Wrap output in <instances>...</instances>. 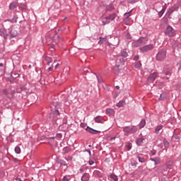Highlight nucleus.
<instances>
[{"label": "nucleus", "mask_w": 181, "mask_h": 181, "mask_svg": "<svg viewBox=\"0 0 181 181\" xmlns=\"http://www.w3.org/2000/svg\"><path fill=\"white\" fill-rule=\"evenodd\" d=\"M146 43H148V38L141 37L133 42L132 46L134 47H139V46H144V45H146Z\"/></svg>", "instance_id": "f257e3e1"}, {"label": "nucleus", "mask_w": 181, "mask_h": 181, "mask_svg": "<svg viewBox=\"0 0 181 181\" xmlns=\"http://www.w3.org/2000/svg\"><path fill=\"white\" fill-rule=\"evenodd\" d=\"M123 131L124 132V135H126V136H128L129 134H135V132L138 131V128H136V127H126L123 128Z\"/></svg>", "instance_id": "f03ea898"}, {"label": "nucleus", "mask_w": 181, "mask_h": 181, "mask_svg": "<svg viewBox=\"0 0 181 181\" xmlns=\"http://www.w3.org/2000/svg\"><path fill=\"white\" fill-rule=\"evenodd\" d=\"M165 59H166V49H160L156 55V60L163 62Z\"/></svg>", "instance_id": "7ed1b4c3"}, {"label": "nucleus", "mask_w": 181, "mask_h": 181, "mask_svg": "<svg viewBox=\"0 0 181 181\" xmlns=\"http://www.w3.org/2000/svg\"><path fill=\"white\" fill-rule=\"evenodd\" d=\"M156 77H158V74L157 73H153L147 79V84L148 86H151V87H152V86H155L154 83L152 84V83H153L154 80H156ZM152 84V85H151Z\"/></svg>", "instance_id": "20e7f679"}, {"label": "nucleus", "mask_w": 181, "mask_h": 181, "mask_svg": "<svg viewBox=\"0 0 181 181\" xmlns=\"http://www.w3.org/2000/svg\"><path fill=\"white\" fill-rule=\"evenodd\" d=\"M153 45L150 44L146 46H144L140 48L141 52H142L143 53H145L146 52H149L151 50H153Z\"/></svg>", "instance_id": "39448f33"}, {"label": "nucleus", "mask_w": 181, "mask_h": 181, "mask_svg": "<svg viewBox=\"0 0 181 181\" xmlns=\"http://www.w3.org/2000/svg\"><path fill=\"white\" fill-rule=\"evenodd\" d=\"M165 33L168 35V36H170V37H172L175 35V30L171 26H168L166 28Z\"/></svg>", "instance_id": "423d86ee"}, {"label": "nucleus", "mask_w": 181, "mask_h": 181, "mask_svg": "<svg viewBox=\"0 0 181 181\" xmlns=\"http://www.w3.org/2000/svg\"><path fill=\"white\" fill-rule=\"evenodd\" d=\"M3 94H4V95H6V97H8V98H12L13 97V94H15V93L11 90H4Z\"/></svg>", "instance_id": "0eeeda50"}, {"label": "nucleus", "mask_w": 181, "mask_h": 181, "mask_svg": "<svg viewBox=\"0 0 181 181\" xmlns=\"http://www.w3.org/2000/svg\"><path fill=\"white\" fill-rule=\"evenodd\" d=\"M124 16L126 18H124L123 20L124 23L125 25H129V22L131 21V19L129 18V16H131V11H129V13H125Z\"/></svg>", "instance_id": "6e6552de"}, {"label": "nucleus", "mask_w": 181, "mask_h": 181, "mask_svg": "<svg viewBox=\"0 0 181 181\" xmlns=\"http://www.w3.org/2000/svg\"><path fill=\"white\" fill-rule=\"evenodd\" d=\"M150 160L153 162L154 166H156V165H159V163H160V158H150Z\"/></svg>", "instance_id": "1a4fd4ad"}, {"label": "nucleus", "mask_w": 181, "mask_h": 181, "mask_svg": "<svg viewBox=\"0 0 181 181\" xmlns=\"http://www.w3.org/2000/svg\"><path fill=\"white\" fill-rule=\"evenodd\" d=\"M90 180V174L88 173H85L82 177H81V181H88Z\"/></svg>", "instance_id": "9d476101"}, {"label": "nucleus", "mask_w": 181, "mask_h": 181, "mask_svg": "<svg viewBox=\"0 0 181 181\" xmlns=\"http://www.w3.org/2000/svg\"><path fill=\"white\" fill-rule=\"evenodd\" d=\"M86 129V131H88V132H90V134H98V131L94 130L93 129L90 128L89 127H87Z\"/></svg>", "instance_id": "9b49d317"}, {"label": "nucleus", "mask_w": 181, "mask_h": 181, "mask_svg": "<svg viewBox=\"0 0 181 181\" xmlns=\"http://www.w3.org/2000/svg\"><path fill=\"white\" fill-rule=\"evenodd\" d=\"M95 121L99 124H103V122L104 121V119L101 116H97L95 118Z\"/></svg>", "instance_id": "f8f14e48"}, {"label": "nucleus", "mask_w": 181, "mask_h": 181, "mask_svg": "<svg viewBox=\"0 0 181 181\" xmlns=\"http://www.w3.org/2000/svg\"><path fill=\"white\" fill-rule=\"evenodd\" d=\"M11 37H16L18 36V31L16 30H11L10 32Z\"/></svg>", "instance_id": "ddd939ff"}, {"label": "nucleus", "mask_w": 181, "mask_h": 181, "mask_svg": "<svg viewBox=\"0 0 181 181\" xmlns=\"http://www.w3.org/2000/svg\"><path fill=\"white\" fill-rule=\"evenodd\" d=\"M117 18V14L116 13H112L109 16H107V19L111 22V21H114Z\"/></svg>", "instance_id": "4468645a"}, {"label": "nucleus", "mask_w": 181, "mask_h": 181, "mask_svg": "<svg viewBox=\"0 0 181 181\" xmlns=\"http://www.w3.org/2000/svg\"><path fill=\"white\" fill-rule=\"evenodd\" d=\"M0 36H3L4 39H8V34L4 30H0Z\"/></svg>", "instance_id": "2eb2a0df"}, {"label": "nucleus", "mask_w": 181, "mask_h": 181, "mask_svg": "<svg viewBox=\"0 0 181 181\" xmlns=\"http://www.w3.org/2000/svg\"><path fill=\"white\" fill-rule=\"evenodd\" d=\"M51 37L52 39H53V40H55L56 42H60V39H62V37H60L59 35L57 34H54V35Z\"/></svg>", "instance_id": "dca6fc26"}, {"label": "nucleus", "mask_w": 181, "mask_h": 181, "mask_svg": "<svg viewBox=\"0 0 181 181\" xmlns=\"http://www.w3.org/2000/svg\"><path fill=\"white\" fill-rule=\"evenodd\" d=\"M116 63L117 64V67H119V66L124 64V59H121V58H118L116 60Z\"/></svg>", "instance_id": "f3484780"}, {"label": "nucleus", "mask_w": 181, "mask_h": 181, "mask_svg": "<svg viewBox=\"0 0 181 181\" xmlns=\"http://www.w3.org/2000/svg\"><path fill=\"white\" fill-rule=\"evenodd\" d=\"M162 128H163V125H158L156 127L155 132L156 134H159L160 131H162Z\"/></svg>", "instance_id": "a211bd4d"}, {"label": "nucleus", "mask_w": 181, "mask_h": 181, "mask_svg": "<svg viewBox=\"0 0 181 181\" xmlns=\"http://www.w3.org/2000/svg\"><path fill=\"white\" fill-rule=\"evenodd\" d=\"M142 142H144V138H139L136 141V144L138 146H141L142 145Z\"/></svg>", "instance_id": "6ab92c4d"}, {"label": "nucleus", "mask_w": 181, "mask_h": 181, "mask_svg": "<svg viewBox=\"0 0 181 181\" xmlns=\"http://www.w3.org/2000/svg\"><path fill=\"white\" fill-rule=\"evenodd\" d=\"M106 114H107V115H114V114H115L114 110H112L111 108L107 109Z\"/></svg>", "instance_id": "aec40b11"}, {"label": "nucleus", "mask_w": 181, "mask_h": 181, "mask_svg": "<svg viewBox=\"0 0 181 181\" xmlns=\"http://www.w3.org/2000/svg\"><path fill=\"white\" fill-rule=\"evenodd\" d=\"M45 61L47 62V64L48 66H50V64L52 63V62H53V59L50 57H46Z\"/></svg>", "instance_id": "412c9836"}, {"label": "nucleus", "mask_w": 181, "mask_h": 181, "mask_svg": "<svg viewBox=\"0 0 181 181\" xmlns=\"http://www.w3.org/2000/svg\"><path fill=\"white\" fill-rule=\"evenodd\" d=\"M156 8L157 12H159V11H160V8H163V4H162V3L157 4H156Z\"/></svg>", "instance_id": "4be33fe9"}, {"label": "nucleus", "mask_w": 181, "mask_h": 181, "mask_svg": "<svg viewBox=\"0 0 181 181\" xmlns=\"http://www.w3.org/2000/svg\"><path fill=\"white\" fill-rule=\"evenodd\" d=\"M105 42H107V37H100V40L98 42L99 45H103V43H105Z\"/></svg>", "instance_id": "5701e85b"}, {"label": "nucleus", "mask_w": 181, "mask_h": 181, "mask_svg": "<svg viewBox=\"0 0 181 181\" xmlns=\"http://www.w3.org/2000/svg\"><path fill=\"white\" fill-rule=\"evenodd\" d=\"M125 105V101L124 100H120L118 103H117V107L119 108H121V107H124Z\"/></svg>", "instance_id": "b1692460"}, {"label": "nucleus", "mask_w": 181, "mask_h": 181, "mask_svg": "<svg viewBox=\"0 0 181 181\" xmlns=\"http://www.w3.org/2000/svg\"><path fill=\"white\" fill-rule=\"evenodd\" d=\"M103 25H107V23H110V21L108 20V17H106L102 20Z\"/></svg>", "instance_id": "393cba45"}, {"label": "nucleus", "mask_w": 181, "mask_h": 181, "mask_svg": "<svg viewBox=\"0 0 181 181\" xmlns=\"http://www.w3.org/2000/svg\"><path fill=\"white\" fill-rule=\"evenodd\" d=\"M110 179H112L114 181H118V177L114 174L110 175Z\"/></svg>", "instance_id": "a878e982"}, {"label": "nucleus", "mask_w": 181, "mask_h": 181, "mask_svg": "<svg viewBox=\"0 0 181 181\" xmlns=\"http://www.w3.org/2000/svg\"><path fill=\"white\" fill-rule=\"evenodd\" d=\"M165 8L163 7L162 10L160 11H158V16L159 17H162V15H163V13H165Z\"/></svg>", "instance_id": "bb28decb"}, {"label": "nucleus", "mask_w": 181, "mask_h": 181, "mask_svg": "<svg viewBox=\"0 0 181 181\" xmlns=\"http://www.w3.org/2000/svg\"><path fill=\"white\" fill-rule=\"evenodd\" d=\"M164 73L165 76H168L169 77H170V75L172 74V70L170 69L165 70Z\"/></svg>", "instance_id": "cd10ccee"}, {"label": "nucleus", "mask_w": 181, "mask_h": 181, "mask_svg": "<svg viewBox=\"0 0 181 181\" xmlns=\"http://www.w3.org/2000/svg\"><path fill=\"white\" fill-rule=\"evenodd\" d=\"M14 151H15L16 153H17V154L21 153V147H19V146H16Z\"/></svg>", "instance_id": "c85d7f7f"}, {"label": "nucleus", "mask_w": 181, "mask_h": 181, "mask_svg": "<svg viewBox=\"0 0 181 181\" xmlns=\"http://www.w3.org/2000/svg\"><path fill=\"white\" fill-rule=\"evenodd\" d=\"M146 125V122L145 120H141L140 124H139V127L140 128H144V127Z\"/></svg>", "instance_id": "c756f323"}, {"label": "nucleus", "mask_w": 181, "mask_h": 181, "mask_svg": "<svg viewBox=\"0 0 181 181\" xmlns=\"http://www.w3.org/2000/svg\"><path fill=\"white\" fill-rule=\"evenodd\" d=\"M121 55H122V57H128V53H127V52L125 51H122L121 52Z\"/></svg>", "instance_id": "7c9ffc66"}, {"label": "nucleus", "mask_w": 181, "mask_h": 181, "mask_svg": "<svg viewBox=\"0 0 181 181\" xmlns=\"http://www.w3.org/2000/svg\"><path fill=\"white\" fill-rule=\"evenodd\" d=\"M141 66H142V64H141V62H137V63L135 64L136 69H141Z\"/></svg>", "instance_id": "2f4dec72"}, {"label": "nucleus", "mask_w": 181, "mask_h": 181, "mask_svg": "<svg viewBox=\"0 0 181 181\" xmlns=\"http://www.w3.org/2000/svg\"><path fill=\"white\" fill-rule=\"evenodd\" d=\"M137 158L139 159V162H140L141 163H145V158H144L142 157H139V156H137Z\"/></svg>", "instance_id": "473e14b6"}, {"label": "nucleus", "mask_w": 181, "mask_h": 181, "mask_svg": "<svg viewBox=\"0 0 181 181\" xmlns=\"http://www.w3.org/2000/svg\"><path fill=\"white\" fill-rule=\"evenodd\" d=\"M165 98H166V95L165 93H162L160 96L159 100H165Z\"/></svg>", "instance_id": "72a5a7b5"}, {"label": "nucleus", "mask_w": 181, "mask_h": 181, "mask_svg": "<svg viewBox=\"0 0 181 181\" xmlns=\"http://www.w3.org/2000/svg\"><path fill=\"white\" fill-rule=\"evenodd\" d=\"M69 151H70V148H69V147H64V148H63V152H64V153H67L68 152H69Z\"/></svg>", "instance_id": "f704fd0d"}, {"label": "nucleus", "mask_w": 181, "mask_h": 181, "mask_svg": "<svg viewBox=\"0 0 181 181\" xmlns=\"http://www.w3.org/2000/svg\"><path fill=\"white\" fill-rule=\"evenodd\" d=\"M163 144L165 148H168V146H169V141H168L166 139H164Z\"/></svg>", "instance_id": "c9c22d12"}, {"label": "nucleus", "mask_w": 181, "mask_h": 181, "mask_svg": "<svg viewBox=\"0 0 181 181\" xmlns=\"http://www.w3.org/2000/svg\"><path fill=\"white\" fill-rule=\"evenodd\" d=\"M16 8V6L15 4V3H11L10 4V9H15Z\"/></svg>", "instance_id": "e433bc0d"}, {"label": "nucleus", "mask_w": 181, "mask_h": 181, "mask_svg": "<svg viewBox=\"0 0 181 181\" xmlns=\"http://www.w3.org/2000/svg\"><path fill=\"white\" fill-rule=\"evenodd\" d=\"M112 9H114V6H112V5H110L106 8L107 11H112Z\"/></svg>", "instance_id": "4c0bfd02"}, {"label": "nucleus", "mask_w": 181, "mask_h": 181, "mask_svg": "<svg viewBox=\"0 0 181 181\" xmlns=\"http://www.w3.org/2000/svg\"><path fill=\"white\" fill-rule=\"evenodd\" d=\"M63 181H69L70 180V176H64L62 179Z\"/></svg>", "instance_id": "58836bf2"}, {"label": "nucleus", "mask_w": 181, "mask_h": 181, "mask_svg": "<svg viewBox=\"0 0 181 181\" xmlns=\"http://www.w3.org/2000/svg\"><path fill=\"white\" fill-rule=\"evenodd\" d=\"M129 4H135L138 0H127Z\"/></svg>", "instance_id": "ea45409f"}, {"label": "nucleus", "mask_w": 181, "mask_h": 181, "mask_svg": "<svg viewBox=\"0 0 181 181\" xmlns=\"http://www.w3.org/2000/svg\"><path fill=\"white\" fill-rule=\"evenodd\" d=\"M134 60H135L136 62V60H139V56L136 55L134 58Z\"/></svg>", "instance_id": "a19ab883"}, {"label": "nucleus", "mask_w": 181, "mask_h": 181, "mask_svg": "<svg viewBox=\"0 0 181 181\" xmlns=\"http://www.w3.org/2000/svg\"><path fill=\"white\" fill-rule=\"evenodd\" d=\"M62 134L59 133V134H57V138H59L60 139V138H62Z\"/></svg>", "instance_id": "79ce46f5"}, {"label": "nucleus", "mask_w": 181, "mask_h": 181, "mask_svg": "<svg viewBox=\"0 0 181 181\" xmlns=\"http://www.w3.org/2000/svg\"><path fill=\"white\" fill-rule=\"evenodd\" d=\"M54 115H59V110H55L54 112Z\"/></svg>", "instance_id": "37998d69"}, {"label": "nucleus", "mask_w": 181, "mask_h": 181, "mask_svg": "<svg viewBox=\"0 0 181 181\" xmlns=\"http://www.w3.org/2000/svg\"><path fill=\"white\" fill-rule=\"evenodd\" d=\"M89 165L91 166L92 165H94V162L93 160H89Z\"/></svg>", "instance_id": "c03bdc74"}, {"label": "nucleus", "mask_w": 181, "mask_h": 181, "mask_svg": "<svg viewBox=\"0 0 181 181\" xmlns=\"http://www.w3.org/2000/svg\"><path fill=\"white\" fill-rule=\"evenodd\" d=\"M53 71V67H49L48 69V71Z\"/></svg>", "instance_id": "a18cd8bd"}, {"label": "nucleus", "mask_w": 181, "mask_h": 181, "mask_svg": "<svg viewBox=\"0 0 181 181\" xmlns=\"http://www.w3.org/2000/svg\"><path fill=\"white\" fill-rule=\"evenodd\" d=\"M61 165H66V163L64 162V160H61Z\"/></svg>", "instance_id": "49530a36"}, {"label": "nucleus", "mask_w": 181, "mask_h": 181, "mask_svg": "<svg viewBox=\"0 0 181 181\" xmlns=\"http://www.w3.org/2000/svg\"><path fill=\"white\" fill-rule=\"evenodd\" d=\"M131 148H132L131 145L127 146L128 151L131 150Z\"/></svg>", "instance_id": "de8ad7c7"}, {"label": "nucleus", "mask_w": 181, "mask_h": 181, "mask_svg": "<svg viewBox=\"0 0 181 181\" xmlns=\"http://www.w3.org/2000/svg\"><path fill=\"white\" fill-rule=\"evenodd\" d=\"M0 67H4V64L0 63Z\"/></svg>", "instance_id": "09e8293b"}, {"label": "nucleus", "mask_w": 181, "mask_h": 181, "mask_svg": "<svg viewBox=\"0 0 181 181\" xmlns=\"http://www.w3.org/2000/svg\"><path fill=\"white\" fill-rule=\"evenodd\" d=\"M59 66H60L59 64H57L56 66H55V69H57V67H59Z\"/></svg>", "instance_id": "8fccbe9b"}, {"label": "nucleus", "mask_w": 181, "mask_h": 181, "mask_svg": "<svg viewBox=\"0 0 181 181\" xmlns=\"http://www.w3.org/2000/svg\"><path fill=\"white\" fill-rule=\"evenodd\" d=\"M52 49H54V45H51Z\"/></svg>", "instance_id": "3c124183"}, {"label": "nucleus", "mask_w": 181, "mask_h": 181, "mask_svg": "<svg viewBox=\"0 0 181 181\" xmlns=\"http://www.w3.org/2000/svg\"><path fill=\"white\" fill-rule=\"evenodd\" d=\"M161 181H167L165 178H163Z\"/></svg>", "instance_id": "603ef678"}, {"label": "nucleus", "mask_w": 181, "mask_h": 181, "mask_svg": "<svg viewBox=\"0 0 181 181\" xmlns=\"http://www.w3.org/2000/svg\"><path fill=\"white\" fill-rule=\"evenodd\" d=\"M90 71L88 70H86L85 73H89Z\"/></svg>", "instance_id": "864d4df0"}, {"label": "nucleus", "mask_w": 181, "mask_h": 181, "mask_svg": "<svg viewBox=\"0 0 181 181\" xmlns=\"http://www.w3.org/2000/svg\"><path fill=\"white\" fill-rule=\"evenodd\" d=\"M87 152H88L89 155H91V152H90V151H87Z\"/></svg>", "instance_id": "5fc2aeb1"}, {"label": "nucleus", "mask_w": 181, "mask_h": 181, "mask_svg": "<svg viewBox=\"0 0 181 181\" xmlns=\"http://www.w3.org/2000/svg\"><path fill=\"white\" fill-rule=\"evenodd\" d=\"M18 181H22V180H21V179H18Z\"/></svg>", "instance_id": "6e6d98bb"}, {"label": "nucleus", "mask_w": 181, "mask_h": 181, "mask_svg": "<svg viewBox=\"0 0 181 181\" xmlns=\"http://www.w3.org/2000/svg\"><path fill=\"white\" fill-rule=\"evenodd\" d=\"M117 88H119V86H117Z\"/></svg>", "instance_id": "4d7b16f0"}, {"label": "nucleus", "mask_w": 181, "mask_h": 181, "mask_svg": "<svg viewBox=\"0 0 181 181\" xmlns=\"http://www.w3.org/2000/svg\"><path fill=\"white\" fill-rule=\"evenodd\" d=\"M153 153V155H155V153Z\"/></svg>", "instance_id": "13d9d810"}, {"label": "nucleus", "mask_w": 181, "mask_h": 181, "mask_svg": "<svg viewBox=\"0 0 181 181\" xmlns=\"http://www.w3.org/2000/svg\"><path fill=\"white\" fill-rule=\"evenodd\" d=\"M98 82L100 83V79H98Z\"/></svg>", "instance_id": "bf43d9fd"}, {"label": "nucleus", "mask_w": 181, "mask_h": 181, "mask_svg": "<svg viewBox=\"0 0 181 181\" xmlns=\"http://www.w3.org/2000/svg\"><path fill=\"white\" fill-rule=\"evenodd\" d=\"M134 166H136V165H134Z\"/></svg>", "instance_id": "052dcab7"}]
</instances>
